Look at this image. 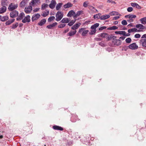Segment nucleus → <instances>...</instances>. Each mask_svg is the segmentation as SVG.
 Returning <instances> with one entry per match:
<instances>
[{
	"label": "nucleus",
	"mask_w": 146,
	"mask_h": 146,
	"mask_svg": "<svg viewBox=\"0 0 146 146\" xmlns=\"http://www.w3.org/2000/svg\"><path fill=\"white\" fill-rule=\"evenodd\" d=\"M48 5V4L46 3H43L42 5L41 9L42 10H44L46 7H47Z\"/></svg>",
	"instance_id": "nucleus-37"
},
{
	"label": "nucleus",
	"mask_w": 146,
	"mask_h": 146,
	"mask_svg": "<svg viewBox=\"0 0 146 146\" xmlns=\"http://www.w3.org/2000/svg\"><path fill=\"white\" fill-rule=\"evenodd\" d=\"M6 7L5 6H3V7L0 9V13L1 14L4 13L6 11Z\"/></svg>",
	"instance_id": "nucleus-26"
},
{
	"label": "nucleus",
	"mask_w": 146,
	"mask_h": 146,
	"mask_svg": "<svg viewBox=\"0 0 146 146\" xmlns=\"http://www.w3.org/2000/svg\"><path fill=\"white\" fill-rule=\"evenodd\" d=\"M110 15L111 16H113L115 15H119V16H121V15H120L117 12L115 11H112L110 12Z\"/></svg>",
	"instance_id": "nucleus-31"
},
{
	"label": "nucleus",
	"mask_w": 146,
	"mask_h": 146,
	"mask_svg": "<svg viewBox=\"0 0 146 146\" xmlns=\"http://www.w3.org/2000/svg\"><path fill=\"white\" fill-rule=\"evenodd\" d=\"M95 40L96 41H99L102 40V39L100 38H94Z\"/></svg>",
	"instance_id": "nucleus-58"
},
{
	"label": "nucleus",
	"mask_w": 146,
	"mask_h": 146,
	"mask_svg": "<svg viewBox=\"0 0 146 146\" xmlns=\"http://www.w3.org/2000/svg\"><path fill=\"white\" fill-rule=\"evenodd\" d=\"M144 38H146V34L143 35L141 37V39H144Z\"/></svg>",
	"instance_id": "nucleus-62"
},
{
	"label": "nucleus",
	"mask_w": 146,
	"mask_h": 146,
	"mask_svg": "<svg viewBox=\"0 0 146 146\" xmlns=\"http://www.w3.org/2000/svg\"><path fill=\"white\" fill-rule=\"evenodd\" d=\"M89 3L88 1H86L84 2L83 4V6L84 7H86L88 6V5Z\"/></svg>",
	"instance_id": "nucleus-43"
},
{
	"label": "nucleus",
	"mask_w": 146,
	"mask_h": 146,
	"mask_svg": "<svg viewBox=\"0 0 146 146\" xmlns=\"http://www.w3.org/2000/svg\"><path fill=\"white\" fill-rule=\"evenodd\" d=\"M40 2V0H32L31 1V3H30V5L32 7H34L36 5V3L38 2Z\"/></svg>",
	"instance_id": "nucleus-14"
},
{
	"label": "nucleus",
	"mask_w": 146,
	"mask_h": 146,
	"mask_svg": "<svg viewBox=\"0 0 146 146\" xmlns=\"http://www.w3.org/2000/svg\"><path fill=\"white\" fill-rule=\"evenodd\" d=\"M108 34L106 33H103L98 35V36L102 38H106Z\"/></svg>",
	"instance_id": "nucleus-24"
},
{
	"label": "nucleus",
	"mask_w": 146,
	"mask_h": 146,
	"mask_svg": "<svg viewBox=\"0 0 146 146\" xmlns=\"http://www.w3.org/2000/svg\"><path fill=\"white\" fill-rule=\"evenodd\" d=\"M96 29H94L93 30L91 31V32H90V35H93L96 33Z\"/></svg>",
	"instance_id": "nucleus-49"
},
{
	"label": "nucleus",
	"mask_w": 146,
	"mask_h": 146,
	"mask_svg": "<svg viewBox=\"0 0 146 146\" xmlns=\"http://www.w3.org/2000/svg\"><path fill=\"white\" fill-rule=\"evenodd\" d=\"M133 10V8L131 7H129L127 8V10L129 12H131Z\"/></svg>",
	"instance_id": "nucleus-48"
},
{
	"label": "nucleus",
	"mask_w": 146,
	"mask_h": 146,
	"mask_svg": "<svg viewBox=\"0 0 146 146\" xmlns=\"http://www.w3.org/2000/svg\"><path fill=\"white\" fill-rule=\"evenodd\" d=\"M88 8L89 9L91 10H93L94 12H96L97 13L98 12V11L95 8L93 7L92 6L88 5Z\"/></svg>",
	"instance_id": "nucleus-35"
},
{
	"label": "nucleus",
	"mask_w": 146,
	"mask_h": 146,
	"mask_svg": "<svg viewBox=\"0 0 146 146\" xmlns=\"http://www.w3.org/2000/svg\"><path fill=\"white\" fill-rule=\"evenodd\" d=\"M76 31H71L68 33L67 35L70 36H72L74 35L76 33Z\"/></svg>",
	"instance_id": "nucleus-22"
},
{
	"label": "nucleus",
	"mask_w": 146,
	"mask_h": 146,
	"mask_svg": "<svg viewBox=\"0 0 146 146\" xmlns=\"http://www.w3.org/2000/svg\"><path fill=\"white\" fill-rule=\"evenodd\" d=\"M136 17V15L133 14H129L125 15V17L128 18L129 19L127 20V21L129 23H131L135 19Z\"/></svg>",
	"instance_id": "nucleus-1"
},
{
	"label": "nucleus",
	"mask_w": 146,
	"mask_h": 146,
	"mask_svg": "<svg viewBox=\"0 0 146 146\" xmlns=\"http://www.w3.org/2000/svg\"><path fill=\"white\" fill-rule=\"evenodd\" d=\"M9 19V17L8 16H4L2 17L1 16V20L2 21H4Z\"/></svg>",
	"instance_id": "nucleus-32"
},
{
	"label": "nucleus",
	"mask_w": 146,
	"mask_h": 146,
	"mask_svg": "<svg viewBox=\"0 0 146 146\" xmlns=\"http://www.w3.org/2000/svg\"><path fill=\"white\" fill-rule=\"evenodd\" d=\"M8 0H1V4L3 6L7 5L8 2L7 1Z\"/></svg>",
	"instance_id": "nucleus-34"
},
{
	"label": "nucleus",
	"mask_w": 146,
	"mask_h": 146,
	"mask_svg": "<svg viewBox=\"0 0 146 146\" xmlns=\"http://www.w3.org/2000/svg\"><path fill=\"white\" fill-rule=\"evenodd\" d=\"M137 3H131V5L133 7H135L137 4Z\"/></svg>",
	"instance_id": "nucleus-53"
},
{
	"label": "nucleus",
	"mask_w": 146,
	"mask_h": 146,
	"mask_svg": "<svg viewBox=\"0 0 146 146\" xmlns=\"http://www.w3.org/2000/svg\"><path fill=\"white\" fill-rule=\"evenodd\" d=\"M55 19V17L52 16L50 17L48 19V22H50L53 21Z\"/></svg>",
	"instance_id": "nucleus-42"
},
{
	"label": "nucleus",
	"mask_w": 146,
	"mask_h": 146,
	"mask_svg": "<svg viewBox=\"0 0 146 146\" xmlns=\"http://www.w3.org/2000/svg\"><path fill=\"white\" fill-rule=\"evenodd\" d=\"M99 23H96L94 25H92L91 27V28L92 29H96L99 26Z\"/></svg>",
	"instance_id": "nucleus-30"
},
{
	"label": "nucleus",
	"mask_w": 146,
	"mask_h": 146,
	"mask_svg": "<svg viewBox=\"0 0 146 146\" xmlns=\"http://www.w3.org/2000/svg\"><path fill=\"white\" fill-rule=\"evenodd\" d=\"M99 44L102 46H104L105 44L103 42H99Z\"/></svg>",
	"instance_id": "nucleus-56"
},
{
	"label": "nucleus",
	"mask_w": 146,
	"mask_h": 146,
	"mask_svg": "<svg viewBox=\"0 0 146 146\" xmlns=\"http://www.w3.org/2000/svg\"><path fill=\"white\" fill-rule=\"evenodd\" d=\"M70 21V19L67 18H63L61 21L60 22V23H68Z\"/></svg>",
	"instance_id": "nucleus-16"
},
{
	"label": "nucleus",
	"mask_w": 146,
	"mask_h": 146,
	"mask_svg": "<svg viewBox=\"0 0 146 146\" xmlns=\"http://www.w3.org/2000/svg\"><path fill=\"white\" fill-rule=\"evenodd\" d=\"M56 4V3L55 1L52 0L51 2L50 3L49 5V7L50 8L53 9L55 7V6Z\"/></svg>",
	"instance_id": "nucleus-10"
},
{
	"label": "nucleus",
	"mask_w": 146,
	"mask_h": 146,
	"mask_svg": "<svg viewBox=\"0 0 146 146\" xmlns=\"http://www.w3.org/2000/svg\"><path fill=\"white\" fill-rule=\"evenodd\" d=\"M18 7L17 5L13 3H11L9 5L8 8V9L9 11H13L17 8Z\"/></svg>",
	"instance_id": "nucleus-5"
},
{
	"label": "nucleus",
	"mask_w": 146,
	"mask_h": 146,
	"mask_svg": "<svg viewBox=\"0 0 146 146\" xmlns=\"http://www.w3.org/2000/svg\"><path fill=\"white\" fill-rule=\"evenodd\" d=\"M58 24L56 22H55L51 24L48 25L46 26V28L48 29H53Z\"/></svg>",
	"instance_id": "nucleus-15"
},
{
	"label": "nucleus",
	"mask_w": 146,
	"mask_h": 146,
	"mask_svg": "<svg viewBox=\"0 0 146 146\" xmlns=\"http://www.w3.org/2000/svg\"><path fill=\"white\" fill-rule=\"evenodd\" d=\"M32 10L31 6L29 5L28 7H26L25 9V11L27 14L30 13Z\"/></svg>",
	"instance_id": "nucleus-9"
},
{
	"label": "nucleus",
	"mask_w": 146,
	"mask_h": 146,
	"mask_svg": "<svg viewBox=\"0 0 146 146\" xmlns=\"http://www.w3.org/2000/svg\"><path fill=\"white\" fill-rule=\"evenodd\" d=\"M49 13V11H48L47 12H45V13H44L42 15L44 17H46L47 16Z\"/></svg>",
	"instance_id": "nucleus-47"
},
{
	"label": "nucleus",
	"mask_w": 146,
	"mask_h": 146,
	"mask_svg": "<svg viewBox=\"0 0 146 146\" xmlns=\"http://www.w3.org/2000/svg\"><path fill=\"white\" fill-rule=\"evenodd\" d=\"M134 36L135 38H138L140 37L141 35L139 34H137L135 35Z\"/></svg>",
	"instance_id": "nucleus-51"
},
{
	"label": "nucleus",
	"mask_w": 146,
	"mask_h": 146,
	"mask_svg": "<svg viewBox=\"0 0 146 146\" xmlns=\"http://www.w3.org/2000/svg\"><path fill=\"white\" fill-rule=\"evenodd\" d=\"M75 13L73 10L70 11L68 13L67 16L68 17H71L72 16H74L75 15Z\"/></svg>",
	"instance_id": "nucleus-20"
},
{
	"label": "nucleus",
	"mask_w": 146,
	"mask_h": 146,
	"mask_svg": "<svg viewBox=\"0 0 146 146\" xmlns=\"http://www.w3.org/2000/svg\"><path fill=\"white\" fill-rule=\"evenodd\" d=\"M120 16H117V17H113V20H117L119 18H120Z\"/></svg>",
	"instance_id": "nucleus-59"
},
{
	"label": "nucleus",
	"mask_w": 146,
	"mask_h": 146,
	"mask_svg": "<svg viewBox=\"0 0 146 146\" xmlns=\"http://www.w3.org/2000/svg\"><path fill=\"white\" fill-rule=\"evenodd\" d=\"M110 17V15H105L102 16L101 15L100 19L102 20H104L109 18Z\"/></svg>",
	"instance_id": "nucleus-19"
},
{
	"label": "nucleus",
	"mask_w": 146,
	"mask_h": 146,
	"mask_svg": "<svg viewBox=\"0 0 146 146\" xmlns=\"http://www.w3.org/2000/svg\"><path fill=\"white\" fill-rule=\"evenodd\" d=\"M135 7L136 8L140 9H141V7L137 3V4L135 6Z\"/></svg>",
	"instance_id": "nucleus-55"
},
{
	"label": "nucleus",
	"mask_w": 146,
	"mask_h": 146,
	"mask_svg": "<svg viewBox=\"0 0 146 146\" xmlns=\"http://www.w3.org/2000/svg\"><path fill=\"white\" fill-rule=\"evenodd\" d=\"M19 13L16 10L13 11L10 13V17L11 18H14L18 16Z\"/></svg>",
	"instance_id": "nucleus-6"
},
{
	"label": "nucleus",
	"mask_w": 146,
	"mask_h": 146,
	"mask_svg": "<svg viewBox=\"0 0 146 146\" xmlns=\"http://www.w3.org/2000/svg\"><path fill=\"white\" fill-rule=\"evenodd\" d=\"M73 4L71 3L68 2V3L64 5L63 7L65 8H68L72 7Z\"/></svg>",
	"instance_id": "nucleus-21"
},
{
	"label": "nucleus",
	"mask_w": 146,
	"mask_h": 146,
	"mask_svg": "<svg viewBox=\"0 0 146 146\" xmlns=\"http://www.w3.org/2000/svg\"><path fill=\"white\" fill-rule=\"evenodd\" d=\"M69 31V29L68 28V29H67L66 30H64L63 32V33H67Z\"/></svg>",
	"instance_id": "nucleus-63"
},
{
	"label": "nucleus",
	"mask_w": 146,
	"mask_h": 146,
	"mask_svg": "<svg viewBox=\"0 0 146 146\" xmlns=\"http://www.w3.org/2000/svg\"><path fill=\"white\" fill-rule=\"evenodd\" d=\"M85 29L86 28H82L80 29L79 30L78 32L80 33L82 31V36H86V35L89 32V31L88 30H85Z\"/></svg>",
	"instance_id": "nucleus-3"
},
{
	"label": "nucleus",
	"mask_w": 146,
	"mask_h": 146,
	"mask_svg": "<svg viewBox=\"0 0 146 146\" xmlns=\"http://www.w3.org/2000/svg\"><path fill=\"white\" fill-rule=\"evenodd\" d=\"M107 2L108 3H114L115 2L114 1H112V0H108L107 1Z\"/></svg>",
	"instance_id": "nucleus-61"
},
{
	"label": "nucleus",
	"mask_w": 146,
	"mask_h": 146,
	"mask_svg": "<svg viewBox=\"0 0 146 146\" xmlns=\"http://www.w3.org/2000/svg\"><path fill=\"white\" fill-rule=\"evenodd\" d=\"M81 25L80 23H76L71 27V29L74 31L76 30Z\"/></svg>",
	"instance_id": "nucleus-13"
},
{
	"label": "nucleus",
	"mask_w": 146,
	"mask_h": 146,
	"mask_svg": "<svg viewBox=\"0 0 146 146\" xmlns=\"http://www.w3.org/2000/svg\"><path fill=\"white\" fill-rule=\"evenodd\" d=\"M25 16V14L22 13H20L19 15L17 18V21L21 20L23 19V18Z\"/></svg>",
	"instance_id": "nucleus-18"
},
{
	"label": "nucleus",
	"mask_w": 146,
	"mask_h": 146,
	"mask_svg": "<svg viewBox=\"0 0 146 146\" xmlns=\"http://www.w3.org/2000/svg\"><path fill=\"white\" fill-rule=\"evenodd\" d=\"M46 22V20L45 19H44L41 20L38 23V25L40 26H42Z\"/></svg>",
	"instance_id": "nucleus-27"
},
{
	"label": "nucleus",
	"mask_w": 146,
	"mask_h": 146,
	"mask_svg": "<svg viewBox=\"0 0 146 146\" xmlns=\"http://www.w3.org/2000/svg\"><path fill=\"white\" fill-rule=\"evenodd\" d=\"M82 13H83V11H78L76 14L74 16L73 18L74 19L76 18L77 17L80 16Z\"/></svg>",
	"instance_id": "nucleus-23"
},
{
	"label": "nucleus",
	"mask_w": 146,
	"mask_h": 146,
	"mask_svg": "<svg viewBox=\"0 0 146 146\" xmlns=\"http://www.w3.org/2000/svg\"><path fill=\"white\" fill-rule=\"evenodd\" d=\"M139 43L143 47H146V38L141 39L139 40Z\"/></svg>",
	"instance_id": "nucleus-7"
},
{
	"label": "nucleus",
	"mask_w": 146,
	"mask_h": 146,
	"mask_svg": "<svg viewBox=\"0 0 146 146\" xmlns=\"http://www.w3.org/2000/svg\"><path fill=\"white\" fill-rule=\"evenodd\" d=\"M125 37L124 36H121L119 38V39L122 40H123L125 39Z\"/></svg>",
	"instance_id": "nucleus-64"
},
{
	"label": "nucleus",
	"mask_w": 146,
	"mask_h": 146,
	"mask_svg": "<svg viewBox=\"0 0 146 146\" xmlns=\"http://www.w3.org/2000/svg\"><path fill=\"white\" fill-rule=\"evenodd\" d=\"M29 0H23L20 3V6L21 7H23L25 6L26 4L27 3L28 1Z\"/></svg>",
	"instance_id": "nucleus-12"
},
{
	"label": "nucleus",
	"mask_w": 146,
	"mask_h": 146,
	"mask_svg": "<svg viewBox=\"0 0 146 146\" xmlns=\"http://www.w3.org/2000/svg\"><path fill=\"white\" fill-rule=\"evenodd\" d=\"M125 33H126V32L125 31H120L119 34L122 35L124 36H125Z\"/></svg>",
	"instance_id": "nucleus-54"
},
{
	"label": "nucleus",
	"mask_w": 146,
	"mask_h": 146,
	"mask_svg": "<svg viewBox=\"0 0 146 146\" xmlns=\"http://www.w3.org/2000/svg\"><path fill=\"white\" fill-rule=\"evenodd\" d=\"M18 26V23H16L15 24H13L12 26V29H15L16 27H17Z\"/></svg>",
	"instance_id": "nucleus-46"
},
{
	"label": "nucleus",
	"mask_w": 146,
	"mask_h": 146,
	"mask_svg": "<svg viewBox=\"0 0 146 146\" xmlns=\"http://www.w3.org/2000/svg\"><path fill=\"white\" fill-rule=\"evenodd\" d=\"M139 21L142 24H146V17L142 18L139 20Z\"/></svg>",
	"instance_id": "nucleus-28"
},
{
	"label": "nucleus",
	"mask_w": 146,
	"mask_h": 146,
	"mask_svg": "<svg viewBox=\"0 0 146 146\" xmlns=\"http://www.w3.org/2000/svg\"><path fill=\"white\" fill-rule=\"evenodd\" d=\"M137 30V29L136 28H133L131 29H128V32L129 33H130L131 32L139 31V30H138V31Z\"/></svg>",
	"instance_id": "nucleus-29"
},
{
	"label": "nucleus",
	"mask_w": 146,
	"mask_h": 146,
	"mask_svg": "<svg viewBox=\"0 0 146 146\" xmlns=\"http://www.w3.org/2000/svg\"><path fill=\"white\" fill-rule=\"evenodd\" d=\"M128 47L130 49L135 50L138 49V46L136 43L134 42L130 44L128 46Z\"/></svg>",
	"instance_id": "nucleus-4"
},
{
	"label": "nucleus",
	"mask_w": 146,
	"mask_h": 146,
	"mask_svg": "<svg viewBox=\"0 0 146 146\" xmlns=\"http://www.w3.org/2000/svg\"><path fill=\"white\" fill-rule=\"evenodd\" d=\"M118 27L116 26H113L112 27H110L107 28L108 30H114L117 29Z\"/></svg>",
	"instance_id": "nucleus-41"
},
{
	"label": "nucleus",
	"mask_w": 146,
	"mask_h": 146,
	"mask_svg": "<svg viewBox=\"0 0 146 146\" xmlns=\"http://www.w3.org/2000/svg\"><path fill=\"white\" fill-rule=\"evenodd\" d=\"M131 41V39L130 38H127L125 39V42L127 43H130Z\"/></svg>",
	"instance_id": "nucleus-44"
},
{
	"label": "nucleus",
	"mask_w": 146,
	"mask_h": 146,
	"mask_svg": "<svg viewBox=\"0 0 146 146\" xmlns=\"http://www.w3.org/2000/svg\"><path fill=\"white\" fill-rule=\"evenodd\" d=\"M106 39L107 40H109L111 38H112V37L111 36H110L109 35H108L107 36H106Z\"/></svg>",
	"instance_id": "nucleus-57"
},
{
	"label": "nucleus",
	"mask_w": 146,
	"mask_h": 146,
	"mask_svg": "<svg viewBox=\"0 0 146 146\" xmlns=\"http://www.w3.org/2000/svg\"><path fill=\"white\" fill-rule=\"evenodd\" d=\"M76 21V19H75V20H72L70 22H69L68 23V26H71L72 25L74 24L75 22Z\"/></svg>",
	"instance_id": "nucleus-38"
},
{
	"label": "nucleus",
	"mask_w": 146,
	"mask_h": 146,
	"mask_svg": "<svg viewBox=\"0 0 146 146\" xmlns=\"http://www.w3.org/2000/svg\"><path fill=\"white\" fill-rule=\"evenodd\" d=\"M121 24L123 25H126L127 24V23L126 20H124L121 22Z\"/></svg>",
	"instance_id": "nucleus-50"
},
{
	"label": "nucleus",
	"mask_w": 146,
	"mask_h": 146,
	"mask_svg": "<svg viewBox=\"0 0 146 146\" xmlns=\"http://www.w3.org/2000/svg\"><path fill=\"white\" fill-rule=\"evenodd\" d=\"M115 44L117 46L120 45L121 44V41L120 40L116 39L115 40Z\"/></svg>",
	"instance_id": "nucleus-36"
},
{
	"label": "nucleus",
	"mask_w": 146,
	"mask_h": 146,
	"mask_svg": "<svg viewBox=\"0 0 146 146\" xmlns=\"http://www.w3.org/2000/svg\"><path fill=\"white\" fill-rule=\"evenodd\" d=\"M63 17V13L60 11H58L56 14V20L57 21H60Z\"/></svg>",
	"instance_id": "nucleus-2"
},
{
	"label": "nucleus",
	"mask_w": 146,
	"mask_h": 146,
	"mask_svg": "<svg viewBox=\"0 0 146 146\" xmlns=\"http://www.w3.org/2000/svg\"><path fill=\"white\" fill-rule=\"evenodd\" d=\"M107 28V27L105 26H103L100 28L99 29V31H102L103 29H105Z\"/></svg>",
	"instance_id": "nucleus-52"
},
{
	"label": "nucleus",
	"mask_w": 146,
	"mask_h": 146,
	"mask_svg": "<svg viewBox=\"0 0 146 146\" xmlns=\"http://www.w3.org/2000/svg\"><path fill=\"white\" fill-rule=\"evenodd\" d=\"M66 25V24H61L58 26V28H62L64 27Z\"/></svg>",
	"instance_id": "nucleus-45"
},
{
	"label": "nucleus",
	"mask_w": 146,
	"mask_h": 146,
	"mask_svg": "<svg viewBox=\"0 0 146 146\" xmlns=\"http://www.w3.org/2000/svg\"><path fill=\"white\" fill-rule=\"evenodd\" d=\"M53 128L54 129L56 130L60 131H62L63 130V128L62 127L56 125H54L53 126Z\"/></svg>",
	"instance_id": "nucleus-17"
},
{
	"label": "nucleus",
	"mask_w": 146,
	"mask_h": 146,
	"mask_svg": "<svg viewBox=\"0 0 146 146\" xmlns=\"http://www.w3.org/2000/svg\"><path fill=\"white\" fill-rule=\"evenodd\" d=\"M135 27L137 28L141 29H143L144 28H145V27L141 24H137L136 25Z\"/></svg>",
	"instance_id": "nucleus-25"
},
{
	"label": "nucleus",
	"mask_w": 146,
	"mask_h": 146,
	"mask_svg": "<svg viewBox=\"0 0 146 146\" xmlns=\"http://www.w3.org/2000/svg\"><path fill=\"white\" fill-rule=\"evenodd\" d=\"M62 5V3H58L56 7V10H59Z\"/></svg>",
	"instance_id": "nucleus-40"
},
{
	"label": "nucleus",
	"mask_w": 146,
	"mask_h": 146,
	"mask_svg": "<svg viewBox=\"0 0 146 146\" xmlns=\"http://www.w3.org/2000/svg\"><path fill=\"white\" fill-rule=\"evenodd\" d=\"M40 17V15L39 14L37 13L33 15L32 18V21H34L35 20H37Z\"/></svg>",
	"instance_id": "nucleus-11"
},
{
	"label": "nucleus",
	"mask_w": 146,
	"mask_h": 146,
	"mask_svg": "<svg viewBox=\"0 0 146 146\" xmlns=\"http://www.w3.org/2000/svg\"><path fill=\"white\" fill-rule=\"evenodd\" d=\"M101 16V14L98 13L94 15V19H100Z\"/></svg>",
	"instance_id": "nucleus-39"
},
{
	"label": "nucleus",
	"mask_w": 146,
	"mask_h": 146,
	"mask_svg": "<svg viewBox=\"0 0 146 146\" xmlns=\"http://www.w3.org/2000/svg\"><path fill=\"white\" fill-rule=\"evenodd\" d=\"M30 17L29 15H27L22 20V22L24 23H29L30 21Z\"/></svg>",
	"instance_id": "nucleus-8"
},
{
	"label": "nucleus",
	"mask_w": 146,
	"mask_h": 146,
	"mask_svg": "<svg viewBox=\"0 0 146 146\" xmlns=\"http://www.w3.org/2000/svg\"><path fill=\"white\" fill-rule=\"evenodd\" d=\"M39 9H40V8H36V9H34L33 10V11L34 12H37L39 11Z\"/></svg>",
	"instance_id": "nucleus-60"
},
{
	"label": "nucleus",
	"mask_w": 146,
	"mask_h": 146,
	"mask_svg": "<svg viewBox=\"0 0 146 146\" xmlns=\"http://www.w3.org/2000/svg\"><path fill=\"white\" fill-rule=\"evenodd\" d=\"M15 19H12L7 21L5 24L6 25H9L13 23L15 21Z\"/></svg>",
	"instance_id": "nucleus-33"
}]
</instances>
